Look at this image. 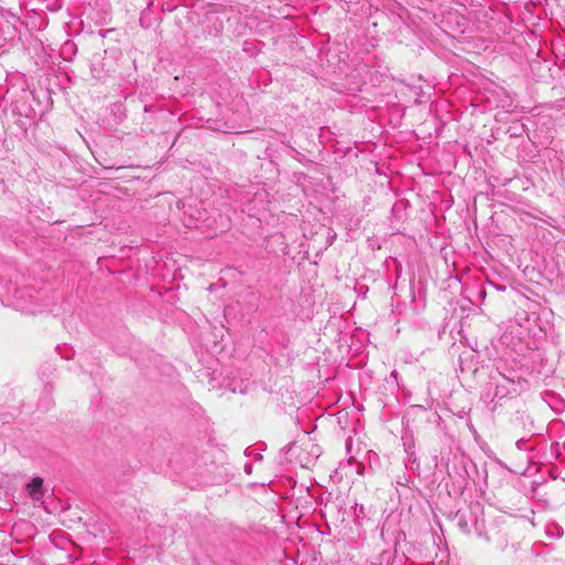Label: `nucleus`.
<instances>
[{"label":"nucleus","instance_id":"f257e3e1","mask_svg":"<svg viewBox=\"0 0 565 565\" xmlns=\"http://www.w3.org/2000/svg\"><path fill=\"white\" fill-rule=\"evenodd\" d=\"M455 521L458 527L465 534H469L471 532L472 525L478 524L477 515H475L471 511H462L459 510L455 515Z\"/></svg>","mask_w":565,"mask_h":565},{"label":"nucleus","instance_id":"f03ea898","mask_svg":"<svg viewBox=\"0 0 565 565\" xmlns=\"http://www.w3.org/2000/svg\"><path fill=\"white\" fill-rule=\"evenodd\" d=\"M26 491L29 497L33 501H40L42 500L44 495L43 490V479L40 477H34L28 484H26Z\"/></svg>","mask_w":565,"mask_h":565},{"label":"nucleus","instance_id":"7ed1b4c3","mask_svg":"<svg viewBox=\"0 0 565 565\" xmlns=\"http://www.w3.org/2000/svg\"><path fill=\"white\" fill-rule=\"evenodd\" d=\"M552 529H555V530H556V532H557V533H556V534H557V536H562V535H563V530H559L558 525H556V524L551 525V526L548 527L547 532H548V533H552Z\"/></svg>","mask_w":565,"mask_h":565},{"label":"nucleus","instance_id":"20e7f679","mask_svg":"<svg viewBox=\"0 0 565 565\" xmlns=\"http://www.w3.org/2000/svg\"><path fill=\"white\" fill-rule=\"evenodd\" d=\"M508 392H503V390L500 388V385H497V391L494 393V396L503 397Z\"/></svg>","mask_w":565,"mask_h":565},{"label":"nucleus","instance_id":"39448f33","mask_svg":"<svg viewBox=\"0 0 565 565\" xmlns=\"http://www.w3.org/2000/svg\"><path fill=\"white\" fill-rule=\"evenodd\" d=\"M525 440L524 439H520L516 441V447L520 449V450H523L524 449V446H525Z\"/></svg>","mask_w":565,"mask_h":565}]
</instances>
